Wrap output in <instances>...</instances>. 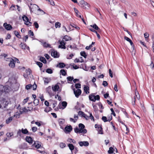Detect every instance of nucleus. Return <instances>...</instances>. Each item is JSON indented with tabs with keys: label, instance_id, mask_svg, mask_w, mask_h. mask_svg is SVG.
Masks as SVG:
<instances>
[{
	"label": "nucleus",
	"instance_id": "nucleus-1",
	"mask_svg": "<svg viewBox=\"0 0 154 154\" xmlns=\"http://www.w3.org/2000/svg\"><path fill=\"white\" fill-rule=\"evenodd\" d=\"M23 134H29V131L26 129H24L22 128L21 130L19 129L17 131V136H19L20 137H23Z\"/></svg>",
	"mask_w": 154,
	"mask_h": 154
},
{
	"label": "nucleus",
	"instance_id": "nucleus-2",
	"mask_svg": "<svg viewBox=\"0 0 154 154\" xmlns=\"http://www.w3.org/2000/svg\"><path fill=\"white\" fill-rule=\"evenodd\" d=\"M89 100L93 102H95L96 100H99L100 99V97L99 95L95 96L94 94L92 93L89 96Z\"/></svg>",
	"mask_w": 154,
	"mask_h": 154
},
{
	"label": "nucleus",
	"instance_id": "nucleus-3",
	"mask_svg": "<svg viewBox=\"0 0 154 154\" xmlns=\"http://www.w3.org/2000/svg\"><path fill=\"white\" fill-rule=\"evenodd\" d=\"M10 88L8 85L3 86L0 85V93L3 92H8L10 91Z\"/></svg>",
	"mask_w": 154,
	"mask_h": 154
},
{
	"label": "nucleus",
	"instance_id": "nucleus-4",
	"mask_svg": "<svg viewBox=\"0 0 154 154\" xmlns=\"http://www.w3.org/2000/svg\"><path fill=\"white\" fill-rule=\"evenodd\" d=\"M135 96H134V97L132 99V103L133 105H134L135 104L136 98L138 100H139L140 99V96L138 92L137 91H135Z\"/></svg>",
	"mask_w": 154,
	"mask_h": 154
},
{
	"label": "nucleus",
	"instance_id": "nucleus-5",
	"mask_svg": "<svg viewBox=\"0 0 154 154\" xmlns=\"http://www.w3.org/2000/svg\"><path fill=\"white\" fill-rule=\"evenodd\" d=\"M30 5H29L28 6L31 12L35 11L38 8V6L35 4L30 3Z\"/></svg>",
	"mask_w": 154,
	"mask_h": 154
},
{
	"label": "nucleus",
	"instance_id": "nucleus-6",
	"mask_svg": "<svg viewBox=\"0 0 154 154\" xmlns=\"http://www.w3.org/2000/svg\"><path fill=\"white\" fill-rule=\"evenodd\" d=\"M10 62L8 64L9 66L12 68H14L15 66V62L14 60L11 58H8Z\"/></svg>",
	"mask_w": 154,
	"mask_h": 154
},
{
	"label": "nucleus",
	"instance_id": "nucleus-7",
	"mask_svg": "<svg viewBox=\"0 0 154 154\" xmlns=\"http://www.w3.org/2000/svg\"><path fill=\"white\" fill-rule=\"evenodd\" d=\"M73 91L75 96L77 98L79 97L82 93L81 90L79 89H77L76 91L75 90V89H73Z\"/></svg>",
	"mask_w": 154,
	"mask_h": 154
},
{
	"label": "nucleus",
	"instance_id": "nucleus-8",
	"mask_svg": "<svg viewBox=\"0 0 154 154\" xmlns=\"http://www.w3.org/2000/svg\"><path fill=\"white\" fill-rule=\"evenodd\" d=\"M65 120L63 119H60L58 120V122L60 126V128L63 129V126L65 123Z\"/></svg>",
	"mask_w": 154,
	"mask_h": 154
},
{
	"label": "nucleus",
	"instance_id": "nucleus-9",
	"mask_svg": "<svg viewBox=\"0 0 154 154\" xmlns=\"http://www.w3.org/2000/svg\"><path fill=\"white\" fill-rule=\"evenodd\" d=\"M59 42H60V45L59 46V48H61L64 49H65L66 47L65 45L66 43V42H64V41H63V40L62 41L59 40Z\"/></svg>",
	"mask_w": 154,
	"mask_h": 154
},
{
	"label": "nucleus",
	"instance_id": "nucleus-10",
	"mask_svg": "<svg viewBox=\"0 0 154 154\" xmlns=\"http://www.w3.org/2000/svg\"><path fill=\"white\" fill-rule=\"evenodd\" d=\"M79 144L81 146H87L89 145L88 142L87 141H80L79 142Z\"/></svg>",
	"mask_w": 154,
	"mask_h": 154
},
{
	"label": "nucleus",
	"instance_id": "nucleus-11",
	"mask_svg": "<svg viewBox=\"0 0 154 154\" xmlns=\"http://www.w3.org/2000/svg\"><path fill=\"white\" fill-rule=\"evenodd\" d=\"M3 26L6 29L8 30H10L12 28V27L10 24H8L6 23H4Z\"/></svg>",
	"mask_w": 154,
	"mask_h": 154
},
{
	"label": "nucleus",
	"instance_id": "nucleus-12",
	"mask_svg": "<svg viewBox=\"0 0 154 154\" xmlns=\"http://www.w3.org/2000/svg\"><path fill=\"white\" fill-rule=\"evenodd\" d=\"M74 130L75 132L76 133H82L83 134H85V133L86 132L85 130H84V131H82V132L79 128H78L77 127L74 128Z\"/></svg>",
	"mask_w": 154,
	"mask_h": 154
},
{
	"label": "nucleus",
	"instance_id": "nucleus-13",
	"mask_svg": "<svg viewBox=\"0 0 154 154\" xmlns=\"http://www.w3.org/2000/svg\"><path fill=\"white\" fill-rule=\"evenodd\" d=\"M79 127L82 132V131H84V130H85L86 132L85 133V134L87 133V131L86 129H84L85 128V126L82 123H80L79 125Z\"/></svg>",
	"mask_w": 154,
	"mask_h": 154
},
{
	"label": "nucleus",
	"instance_id": "nucleus-14",
	"mask_svg": "<svg viewBox=\"0 0 154 154\" xmlns=\"http://www.w3.org/2000/svg\"><path fill=\"white\" fill-rule=\"evenodd\" d=\"M51 55L54 58H57L59 56L58 55L57 52L54 50H53L52 51Z\"/></svg>",
	"mask_w": 154,
	"mask_h": 154
},
{
	"label": "nucleus",
	"instance_id": "nucleus-15",
	"mask_svg": "<svg viewBox=\"0 0 154 154\" xmlns=\"http://www.w3.org/2000/svg\"><path fill=\"white\" fill-rule=\"evenodd\" d=\"M59 88V86L58 85V83L55 85L54 87L52 86V89L53 91L55 92L58 91Z\"/></svg>",
	"mask_w": 154,
	"mask_h": 154
},
{
	"label": "nucleus",
	"instance_id": "nucleus-16",
	"mask_svg": "<svg viewBox=\"0 0 154 154\" xmlns=\"http://www.w3.org/2000/svg\"><path fill=\"white\" fill-rule=\"evenodd\" d=\"M26 140L27 142L30 144H32V143L33 140L32 137H30L27 136L26 138Z\"/></svg>",
	"mask_w": 154,
	"mask_h": 154
},
{
	"label": "nucleus",
	"instance_id": "nucleus-17",
	"mask_svg": "<svg viewBox=\"0 0 154 154\" xmlns=\"http://www.w3.org/2000/svg\"><path fill=\"white\" fill-rule=\"evenodd\" d=\"M65 130L68 132H70L72 130V127L71 125L66 126L65 128Z\"/></svg>",
	"mask_w": 154,
	"mask_h": 154
},
{
	"label": "nucleus",
	"instance_id": "nucleus-18",
	"mask_svg": "<svg viewBox=\"0 0 154 154\" xmlns=\"http://www.w3.org/2000/svg\"><path fill=\"white\" fill-rule=\"evenodd\" d=\"M72 39V38L71 37H70L67 35H65L63 38V41H67L69 40H71Z\"/></svg>",
	"mask_w": 154,
	"mask_h": 154
},
{
	"label": "nucleus",
	"instance_id": "nucleus-19",
	"mask_svg": "<svg viewBox=\"0 0 154 154\" xmlns=\"http://www.w3.org/2000/svg\"><path fill=\"white\" fill-rule=\"evenodd\" d=\"M39 143H40V142L38 141L35 142L33 145L35 148L38 149L41 146V144Z\"/></svg>",
	"mask_w": 154,
	"mask_h": 154
},
{
	"label": "nucleus",
	"instance_id": "nucleus-20",
	"mask_svg": "<svg viewBox=\"0 0 154 154\" xmlns=\"http://www.w3.org/2000/svg\"><path fill=\"white\" fill-rule=\"evenodd\" d=\"M84 90L86 94H88L90 92L89 91H88L89 90V88L88 86H85L84 88Z\"/></svg>",
	"mask_w": 154,
	"mask_h": 154
},
{
	"label": "nucleus",
	"instance_id": "nucleus-21",
	"mask_svg": "<svg viewBox=\"0 0 154 154\" xmlns=\"http://www.w3.org/2000/svg\"><path fill=\"white\" fill-rule=\"evenodd\" d=\"M43 79L44 80L45 83H46V84H48L49 82H50L51 80L50 78H44Z\"/></svg>",
	"mask_w": 154,
	"mask_h": 154
},
{
	"label": "nucleus",
	"instance_id": "nucleus-22",
	"mask_svg": "<svg viewBox=\"0 0 154 154\" xmlns=\"http://www.w3.org/2000/svg\"><path fill=\"white\" fill-rule=\"evenodd\" d=\"M57 66L60 68H62L65 66V64L63 63H59L57 65Z\"/></svg>",
	"mask_w": 154,
	"mask_h": 154
},
{
	"label": "nucleus",
	"instance_id": "nucleus-23",
	"mask_svg": "<svg viewBox=\"0 0 154 154\" xmlns=\"http://www.w3.org/2000/svg\"><path fill=\"white\" fill-rule=\"evenodd\" d=\"M13 117H14L13 116H11V117H9L6 120V123L7 124H8L10 123L12 121V120L13 119Z\"/></svg>",
	"mask_w": 154,
	"mask_h": 154
},
{
	"label": "nucleus",
	"instance_id": "nucleus-24",
	"mask_svg": "<svg viewBox=\"0 0 154 154\" xmlns=\"http://www.w3.org/2000/svg\"><path fill=\"white\" fill-rule=\"evenodd\" d=\"M68 146L69 149L72 152L74 149L75 147L72 144L70 143L68 145Z\"/></svg>",
	"mask_w": 154,
	"mask_h": 154
},
{
	"label": "nucleus",
	"instance_id": "nucleus-25",
	"mask_svg": "<svg viewBox=\"0 0 154 154\" xmlns=\"http://www.w3.org/2000/svg\"><path fill=\"white\" fill-rule=\"evenodd\" d=\"M89 5L87 2V4H83L81 6L84 9H88L89 8Z\"/></svg>",
	"mask_w": 154,
	"mask_h": 154
},
{
	"label": "nucleus",
	"instance_id": "nucleus-26",
	"mask_svg": "<svg viewBox=\"0 0 154 154\" xmlns=\"http://www.w3.org/2000/svg\"><path fill=\"white\" fill-rule=\"evenodd\" d=\"M22 19L25 23H28L29 21L28 17L25 15L23 16Z\"/></svg>",
	"mask_w": 154,
	"mask_h": 154
},
{
	"label": "nucleus",
	"instance_id": "nucleus-27",
	"mask_svg": "<svg viewBox=\"0 0 154 154\" xmlns=\"http://www.w3.org/2000/svg\"><path fill=\"white\" fill-rule=\"evenodd\" d=\"M39 60L43 62L45 64L47 63L46 60L44 57H40Z\"/></svg>",
	"mask_w": 154,
	"mask_h": 154
},
{
	"label": "nucleus",
	"instance_id": "nucleus-28",
	"mask_svg": "<svg viewBox=\"0 0 154 154\" xmlns=\"http://www.w3.org/2000/svg\"><path fill=\"white\" fill-rule=\"evenodd\" d=\"M67 141L70 143H76L75 140L70 138H68L67 140Z\"/></svg>",
	"mask_w": 154,
	"mask_h": 154
},
{
	"label": "nucleus",
	"instance_id": "nucleus-29",
	"mask_svg": "<svg viewBox=\"0 0 154 154\" xmlns=\"http://www.w3.org/2000/svg\"><path fill=\"white\" fill-rule=\"evenodd\" d=\"M43 46L44 47L47 48H51V45L50 44H49L48 43H47L46 42H44L43 43Z\"/></svg>",
	"mask_w": 154,
	"mask_h": 154
},
{
	"label": "nucleus",
	"instance_id": "nucleus-30",
	"mask_svg": "<svg viewBox=\"0 0 154 154\" xmlns=\"http://www.w3.org/2000/svg\"><path fill=\"white\" fill-rule=\"evenodd\" d=\"M1 105H3V107H2V108L3 109L4 108H5L8 105V104L7 103V102L4 101L3 103H2Z\"/></svg>",
	"mask_w": 154,
	"mask_h": 154
},
{
	"label": "nucleus",
	"instance_id": "nucleus-31",
	"mask_svg": "<svg viewBox=\"0 0 154 154\" xmlns=\"http://www.w3.org/2000/svg\"><path fill=\"white\" fill-rule=\"evenodd\" d=\"M80 54L81 56L84 57L85 58H86L87 55L84 51H82L80 52Z\"/></svg>",
	"mask_w": 154,
	"mask_h": 154
},
{
	"label": "nucleus",
	"instance_id": "nucleus-32",
	"mask_svg": "<svg viewBox=\"0 0 154 154\" xmlns=\"http://www.w3.org/2000/svg\"><path fill=\"white\" fill-rule=\"evenodd\" d=\"M60 72L62 74V75L63 76L66 75V71L63 69H61L60 70Z\"/></svg>",
	"mask_w": 154,
	"mask_h": 154
},
{
	"label": "nucleus",
	"instance_id": "nucleus-33",
	"mask_svg": "<svg viewBox=\"0 0 154 154\" xmlns=\"http://www.w3.org/2000/svg\"><path fill=\"white\" fill-rule=\"evenodd\" d=\"M59 146H60V147L61 148H64L65 147V146H66V145L65 143L61 142V143H60Z\"/></svg>",
	"mask_w": 154,
	"mask_h": 154
},
{
	"label": "nucleus",
	"instance_id": "nucleus-34",
	"mask_svg": "<svg viewBox=\"0 0 154 154\" xmlns=\"http://www.w3.org/2000/svg\"><path fill=\"white\" fill-rule=\"evenodd\" d=\"M47 92L49 94H51V87L50 86H49L46 88Z\"/></svg>",
	"mask_w": 154,
	"mask_h": 154
},
{
	"label": "nucleus",
	"instance_id": "nucleus-35",
	"mask_svg": "<svg viewBox=\"0 0 154 154\" xmlns=\"http://www.w3.org/2000/svg\"><path fill=\"white\" fill-rule=\"evenodd\" d=\"M114 149L112 147H110L109 148V149L108 151V152L109 153L111 154L112 153H113Z\"/></svg>",
	"mask_w": 154,
	"mask_h": 154
},
{
	"label": "nucleus",
	"instance_id": "nucleus-36",
	"mask_svg": "<svg viewBox=\"0 0 154 154\" xmlns=\"http://www.w3.org/2000/svg\"><path fill=\"white\" fill-rule=\"evenodd\" d=\"M60 23L57 22L55 23V26L56 28H60Z\"/></svg>",
	"mask_w": 154,
	"mask_h": 154
},
{
	"label": "nucleus",
	"instance_id": "nucleus-37",
	"mask_svg": "<svg viewBox=\"0 0 154 154\" xmlns=\"http://www.w3.org/2000/svg\"><path fill=\"white\" fill-rule=\"evenodd\" d=\"M98 131V133L99 134H102L103 131L102 127H98V129L97 130Z\"/></svg>",
	"mask_w": 154,
	"mask_h": 154
},
{
	"label": "nucleus",
	"instance_id": "nucleus-38",
	"mask_svg": "<svg viewBox=\"0 0 154 154\" xmlns=\"http://www.w3.org/2000/svg\"><path fill=\"white\" fill-rule=\"evenodd\" d=\"M91 26L93 27V28L96 30H97L99 29V27L96 24H94L93 25H91Z\"/></svg>",
	"mask_w": 154,
	"mask_h": 154
},
{
	"label": "nucleus",
	"instance_id": "nucleus-39",
	"mask_svg": "<svg viewBox=\"0 0 154 154\" xmlns=\"http://www.w3.org/2000/svg\"><path fill=\"white\" fill-rule=\"evenodd\" d=\"M33 103L35 105L37 106L38 105L39 103L38 100L37 99H35L33 101Z\"/></svg>",
	"mask_w": 154,
	"mask_h": 154
},
{
	"label": "nucleus",
	"instance_id": "nucleus-40",
	"mask_svg": "<svg viewBox=\"0 0 154 154\" xmlns=\"http://www.w3.org/2000/svg\"><path fill=\"white\" fill-rule=\"evenodd\" d=\"M46 72L49 74H51L53 73V71L51 69H47L46 70Z\"/></svg>",
	"mask_w": 154,
	"mask_h": 154
},
{
	"label": "nucleus",
	"instance_id": "nucleus-41",
	"mask_svg": "<svg viewBox=\"0 0 154 154\" xmlns=\"http://www.w3.org/2000/svg\"><path fill=\"white\" fill-rule=\"evenodd\" d=\"M92 105L93 106V108L94 109V111H95V112L97 111L98 110V109L97 108V106H96V105H94V104L93 103L92 104Z\"/></svg>",
	"mask_w": 154,
	"mask_h": 154
},
{
	"label": "nucleus",
	"instance_id": "nucleus-42",
	"mask_svg": "<svg viewBox=\"0 0 154 154\" xmlns=\"http://www.w3.org/2000/svg\"><path fill=\"white\" fill-rule=\"evenodd\" d=\"M68 81L71 82L73 79V77L69 76L67 78Z\"/></svg>",
	"mask_w": 154,
	"mask_h": 154
},
{
	"label": "nucleus",
	"instance_id": "nucleus-43",
	"mask_svg": "<svg viewBox=\"0 0 154 154\" xmlns=\"http://www.w3.org/2000/svg\"><path fill=\"white\" fill-rule=\"evenodd\" d=\"M82 68L84 70L86 71H88L89 69V67H87L86 65L85 64L83 66H82Z\"/></svg>",
	"mask_w": 154,
	"mask_h": 154
},
{
	"label": "nucleus",
	"instance_id": "nucleus-44",
	"mask_svg": "<svg viewBox=\"0 0 154 154\" xmlns=\"http://www.w3.org/2000/svg\"><path fill=\"white\" fill-rule=\"evenodd\" d=\"M62 106L64 107V108L66 106L67 103L66 101H63L62 103Z\"/></svg>",
	"mask_w": 154,
	"mask_h": 154
},
{
	"label": "nucleus",
	"instance_id": "nucleus-45",
	"mask_svg": "<svg viewBox=\"0 0 154 154\" xmlns=\"http://www.w3.org/2000/svg\"><path fill=\"white\" fill-rule=\"evenodd\" d=\"M33 25L36 28L38 29L39 27V25L37 22H35L33 23Z\"/></svg>",
	"mask_w": 154,
	"mask_h": 154
},
{
	"label": "nucleus",
	"instance_id": "nucleus-46",
	"mask_svg": "<svg viewBox=\"0 0 154 154\" xmlns=\"http://www.w3.org/2000/svg\"><path fill=\"white\" fill-rule=\"evenodd\" d=\"M15 34L17 37L18 38H20L21 35L19 34V32H16V31H15Z\"/></svg>",
	"mask_w": 154,
	"mask_h": 154
},
{
	"label": "nucleus",
	"instance_id": "nucleus-47",
	"mask_svg": "<svg viewBox=\"0 0 154 154\" xmlns=\"http://www.w3.org/2000/svg\"><path fill=\"white\" fill-rule=\"evenodd\" d=\"M36 64L39 66L40 68H41L42 66V63L39 62H36Z\"/></svg>",
	"mask_w": 154,
	"mask_h": 154
},
{
	"label": "nucleus",
	"instance_id": "nucleus-48",
	"mask_svg": "<svg viewBox=\"0 0 154 154\" xmlns=\"http://www.w3.org/2000/svg\"><path fill=\"white\" fill-rule=\"evenodd\" d=\"M10 9L11 10H15L16 8L15 7V5H12L10 8Z\"/></svg>",
	"mask_w": 154,
	"mask_h": 154
},
{
	"label": "nucleus",
	"instance_id": "nucleus-49",
	"mask_svg": "<svg viewBox=\"0 0 154 154\" xmlns=\"http://www.w3.org/2000/svg\"><path fill=\"white\" fill-rule=\"evenodd\" d=\"M85 114V113L82 111H79L78 112V115L79 116H82V117H83Z\"/></svg>",
	"mask_w": 154,
	"mask_h": 154
},
{
	"label": "nucleus",
	"instance_id": "nucleus-50",
	"mask_svg": "<svg viewBox=\"0 0 154 154\" xmlns=\"http://www.w3.org/2000/svg\"><path fill=\"white\" fill-rule=\"evenodd\" d=\"M32 85L30 84V85H28L26 86V88L27 90H29V89L30 88H32Z\"/></svg>",
	"mask_w": 154,
	"mask_h": 154
},
{
	"label": "nucleus",
	"instance_id": "nucleus-51",
	"mask_svg": "<svg viewBox=\"0 0 154 154\" xmlns=\"http://www.w3.org/2000/svg\"><path fill=\"white\" fill-rule=\"evenodd\" d=\"M97 104L100 106V109H103L104 108L103 107V106L102 104L100 102H99L98 103H97Z\"/></svg>",
	"mask_w": 154,
	"mask_h": 154
},
{
	"label": "nucleus",
	"instance_id": "nucleus-52",
	"mask_svg": "<svg viewBox=\"0 0 154 154\" xmlns=\"http://www.w3.org/2000/svg\"><path fill=\"white\" fill-rule=\"evenodd\" d=\"M52 109L50 107H48L45 109V111L46 112H48L52 110Z\"/></svg>",
	"mask_w": 154,
	"mask_h": 154
},
{
	"label": "nucleus",
	"instance_id": "nucleus-53",
	"mask_svg": "<svg viewBox=\"0 0 154 154\" xmlns=\"http://www.w3.org/2000/svg\"><path fill=\"white\" fill-rule=\"evenodd\" d=\"M79 3L82 5L84 4H87V2H85L84 0H81L80 2Z\"/></svg>",
	"mask_w": 154,
	"mask_h": 154
},
{
	"label": "nucleus",
	"instance_id": "nucleus-54",
	"mask_svg": "<svg viewBox=\"0 0 154 154\" xmlns=\"http://www.w3.org/2000/svg\"><path fill=\"white\" fill-rule=\"evenodd\" d=\"M102 119L104 122H107V119L106 116H103L102 117Z\"/></svg>",
	"mask_w": 154,
	"mask_h": 154
},
{
	"label": "nucleus",
	"instance_id": "nucleus-55",
	"mask_svg": "<svg viewBox=\"0 0 154 154\" xmlns=\"http://www.w3.org/2000/svg\"><path fill=\"white\" fill-rule=\"evenodd\" d=\"M83 117H84L86 120H88L89 119V116L85 113Z\"/></svg>",
	"mask_w": 154,
	"mask_h": 154
},
{
	"label": "nucleus",
	"instance_id": "nucleus-56",
	"mask_svg": "<svg viewBox=\"0 0 154 154\" xmlns=\"http://www.w3.org/2000/svg\"><path fill=\"white\" fill-rule=\"evenodd\" d=\"M81 85L79 83L76 84L75 85V87L76 88H81Z\"/></svg>",
	"mask_w": 154,
	"mask_h": 154
},
{
	"label": "nucleus",
	"instance_id": "nucleus-57",
	"mask_svg": "<svg viewBox=\"0 0 154 154\" xmlns=\"http://www.w3.org/2000/svg\"><path fill=\"white\" fill-rule=\"evenodd\" d=\"M21 47L23 49H26V45L24 44L21 43Z\"/></svg>",
	"mask_w": 154,
	"mask_h": 154
},
{
	"label": "nucleus",
	"instance_id": "nucleus-58",
	"mask_svg": "<svg viewBox=\"0 0 154 154\" xmlns=\"http://www.w3.org/2000/svg\"><path fill=\"white\" fill-rule=\"evenodd\" d=\"M103 85L104 87H106L108 85V83L106 81H103L102 84Z\"/></svg>",
	"mask_w": 154,
	"mask_h": 154
},
{
	"label": "nucleus",
	"instance_id": "nucleus-59",
	"mask_svg": "<svg viewBox=\"0 0 154 154\" xmlns=\"http://www.w3.org/2000/svg\"><path fill=\"white\" fill-rule=\"evenodd\" d=\"M32 131L33 132H35V131H36L37 130V127H33L32 128Z\"/></svg>",
	"mask_w": 154,
	"mask_h": 154
},
{
	"label": "nucleus",
	"instance_id": "nucleus-60",
	"mask_svg": "<svg viewBox=\"0 0 154 154\" xmlns=\"http://www.w3.org/2000/svg\"><path fill=\"white\" fill-rule=\"evenodd\" d=\"M28 34L30 35L33 36L34 35L33 32L31 30H29V31Z\"/></svg>",
	"mask_w": 154,
	"mask_h": 154
},
{
	"label": "nucleus",
	"instance_id": "nucleus-61",
	"mask_svg": "<svg viewBox=\"0 0 154 154\" xmlns=\"http://www.w3.org/2000/svg\"><path fill=\"white\" fill-rule=\"evenodd\" d=\"M29 98L27 97L26 98L24 99L23 101V103L24 104H25V103H26L28 100Z\"/></svg>",
	"mask_w": 154,
	"mask_h": 154
},
{
	"label": "nucleus",
	"instance_id": "nucleus-62",
	"mask_svg": "<svg viewBox=\"0 0 154 154\" xmlns=\"http://www.w3.org/2000/svg\"><path fill=\"white\" fill-rule=\"evenodd\" d=\"M90 118L91 120H93V121H94V117L92 116V114L91 113L90 114V116H89V118Z\"/></svg>",
	"mask_w": 154,
	"mask_h": 154
},
{
	"label": "nucleus",
	"instance_id": "nucleus-63",
	"mask_svg": "<svg viewBox=\"0 0 154 154\" xmlns=\"http://www.w3.org/2000/svg\"><path fill=\"white\" fill-rule=\"evenodd\" d=\"M110 110L112 112V113H111L112 114H113V115L114 116H116V114L113 110V109L111 108L110 109Z\"/></svg>",
	"mask_w": 154,
	"mask_h": 154
},
{
	"label": "nucleus",
	"instance_id": "nucleus-64",
	"mask_svg": "<svg viewBox=\"0 0 154 154\" xmlns=\"http://www.w3.org/2000/svg\"><path fill=\"white\" fill-rule=\"evenodd\" d=\"M124 38L127 41L129 42L131 41V40L129 38L126 36H125Z\"/></svg>",
	"mask_w": 154,
	"mask_h": 154
}]
</instances>
